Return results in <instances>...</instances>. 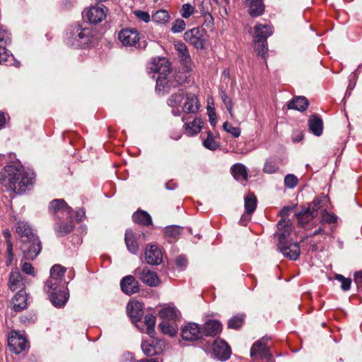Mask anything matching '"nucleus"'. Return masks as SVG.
I'll return each mask as SVG.
<instances>
[{"label": "nucleus", "mask_w": 362, "mask_h": 362, "mask_svg": "<svg viewBox=\"0 0 362 362\" xmlns=\"http://www.w3.org/2000/svg\"><path fill=\"white\" fill-rule=\"evenodd\" d=\"M222 330V325L218 320H208L204 325L203 334L207 337H215Z\"/></svg>", "instance_id": "25"}, {"label": "nucleus", "mask_w": 362, "mask_h": 362, "mask_svg": "<svg viewBox=\"0 0 362 362\" xmlns=\"http://www.w3.org/2000/svg\"><path fill=\"white\" fill-rule=\"evenodd\" d=\"M175 48L185 66V71H189L192 69V61L186 45L182 42H177L175 44Z\"/></svg>", "instance_id": "19"}, {"label": "nucleus", "mask_w": 362, "mask_h": 362, "mask_svg": "<svg viewBox=\"0 0 362 362\" xmlns=\"http://www.w3.org/2000/svg\"><path fill=\"white\" fill-rule=\"evenodd\" d=\"M107 8L104 5L90 6L86 8L83 13L84 19H87L88 23H101L105 19Z\"/></svg>", "instance_id": "10"}, {"label": "nucleus", "mask_w": 362, "mask_h": 362, "mask_svg": "<svg viewBox=\"0 0 362 362\" xmlns=\"http://www.w3.org/2000/svg\"><path fill=\"white\" fill-rule=\"evenodd\" d=\"M202 332L199 325L194 322H188L181 329V337L183 340L193 341L201 338Z\"/></svg>", "instance_id": "11"}, {"label": "nucleus", "mask_w": 362, "mask_h": 362, "mask_svg": "<svg viewBox=\"0 0 362 362\" xmlns=\"http://www.w3.org/2000/svg\"><path fill=\"white\" fill-rule=\"evenodd\" d=\"M149 69L158 74L156 78V89L159 91L165 90L168 86V79L170 75V64L165 58L154 59Z\"/></svg>", "instance_id": "5"}, {"label": "nucleus", "mask_w": 362, "mask_h": 362, "mask_svg": "<svg viewBox=\"0 0 362 362\" xmlns=\"http://www.w3.org/2000/svg\"><path fill=\"white\" fill-rule=\"evenodd\" d=\"M49 293H50V300L55 307L62 308L64 306L68 300V294L65 291H51Z\"/></svg>", "instance_id": "34"}, {"label": "nucleus", "mask_w": 362, "mask_h": 362, "mask_svg": "<svg viewBox=\"0 0 362 362\" xmlns=\"http://www.w3.org/2000/svg\"><path fill=\"white\" fill-rule=\"evenodd\" d=\"M208 115L209 117V122L212 126H215L216 123V115L215 110L214 108H208Z\"/></svg>", "instance_id": "62"}, {"label": "nucleus", "mask_w": 362, "mask_h": 362, "mask_svg": "<svg viewBox=\"0 0 362 362\" xmlns=\"http://www.w3.org/2000/svg\"><path fill=\"white\" fill-rule=\"evenodd\" d=\"M34 180L33 173H28L21 165H8L0 172V185L17 194L30 190Z\"/></svg>", "instance_id": "1"}, {"label": "nucleus", "mask_w": 362, "mask_h": 362, "mask_svg": "<svg viewBox=\"0 0 362 362\" xmlns=\"http://www.w3.org/2000/svg\"><path fill=\"white\" fill-rule=\"evenodd\" d=\"M194 13V8L189 3L183 4L180 10V13L184 18H188Z\"/></svg>", "instance_id": "53"}, {"label": "nucleus", "mask_w": 362, "mask_h": 362, "mask_svg": "<svg viewBox=\"0 0 362 362\" xmlns=\"http://www.w3.org/2000/svg\"><path fill=\"white\" fill-rule=\"evenodd\" d=\"M11 42V34L4 29H0V46L6 47Z\"/></svg>", "instance_id": "54"}, {"label": "nucleus", "mask_w": 362, "mask_h": 362, "mask_svg": "<svg viewBox=\"0 0 362 362\" xmlns=\"http://www.w3.org/2000/svg\"><path fill=\"white\" fill-rule=\"evenodd\" d=\"M154 23H168L170 21V16L166 10L157 11L152 16Z\"/></svg>", "instance_id": "46"}, {"label": "nucleus", "mask_w": 362, "mask_h": 362, "mask_svg": "<svg viewBox=\"0 0 362 362\" xmlns=\"http://www.w3.org/2000/svg\"><path fill=\"white\" fill-rule=\"evenodd\" d=\"M308 127L310 132L315 136H320L323 132L322 119L317 115L310 116L308 120Z\"/></svg>", "instance_id": "29"}, {"label": "nucleus", "mask_w": 362, "mask_h": 362, "mask_svg": "<svg viewBox=\"0 0 362 362\" xmlns=\"http://www.w3.org/2000/svg\"><path fill=\"white\" fill-rule=\"evenodd\" d=\"M11 309L20 312L27 307V293L25 291H18L11 300Z\"/></svg>", "instance_id": "22"}, {"label": "nucleus", "mask_w": 362, "mask_h": 362, "mask_svg": "<svg viewBox=\"0 0 362 362\" xmlns=\"http://www.w3.org/2000/svg\"><path fill=\"white\" fill-rule=\"evenodd\" d=\"M206 33L202 27L193 28L185 33L184 38L196 48H203Z\"/></svg>", "instance_id": "8"}, {"label": "nucleus", "mask_w": 362, "mask_h": 362, "mask_svg": "<svg viewBox=\"0 0 362 362\" xmlns=\"http://www.w3.org/2000/svg\"><path fill=\"white\" fill-rule=\"evenodd\" d=\"M158 315L165 321H175L178 317V310L174 306H165L159 310Z\"/></svg>", "instance_id": "32"}, {"label": "nucleus", "mask_w": 362, "mask_h": 362, "mask_svg": "<svg viewBox=\"0 0 362 362\" xmlns=\"http://www.w3.org/2000/svg\"><path fill=\"white\" fill-rule=\"evenodd\" d=\"M159 327L163 334H168L170 337H173L177 333V329L170 321L163 320V322L160 323Z\"/></svg>", "instance_id": "45"}, {"label": "nucleus", "mask_w": 362, "mask_h": 362, "mask_svg": "<svg viewBox=\"0 0 362 362\" xmlns=\"http://www.w3.org/2000/svg\"><path fill=\"white\" fill-rule=\"evenodd\" d=\"M200 107V103L197 97L192 93L185 95V100L182 106V112L185 113H196Z\"/></svg>", "instance_id": "21"}, {"label": "nucleus", "mask_w": 362, "mask_h": 362, "mask_svg": "<svg viewBox=\"0 0 362 362\" xmlns=\"http://www.w3.org/2000/svg\"><path fill=\"white\" fill-rule=\"evenodd\" d=\"M144 322L146 326V333L153 337L155 334L156 317L152 314H148L144 317Z\"/></svg>", "instance_id": "40"}, {"label": "nucleus", "mask_w": 362, "mask_h": 362, "mask_svg": "<svg viewBox=\"0 0 362 362\" xmlns=\"http://www.w3.org/2000/svg\"><path fill=\"white\" fill-rule=\"evenodd\" d=\"M49 211L54 214H57V217L60 219L59 214L69 216L72 209L64 199H54L50 202Z\"/></svg>", "instance_id": "17"}, {"label": "nucleus", "mask_w": 362, "mask_h": 362, "mask_svg": "<svg viewBox=\"0 0 362 362\" xmlns=\"http://www.w3.org/2000/svg\"><path fill=\"white\" fill-rule=\"evenodd\" d=\"M269 338L264 337L255 341L250 349V356L254 360H266L269 361L272 357L269 347L267 346Z\"/></svg>", "instance_id": "6"}, {"label": "nucleus", "mask_w": 362, "mask_h": 362, "mask_svg": "<svg viewBox=\"0 0 362 362\" xmlns=\"http://www.w3.org/2000/svg\"><path fill=\"white\" fill-rule=\"evenodd\" d=\"M6 47L0 46V64H3L8 61L9 54L6 48Z\"/></svg>", "instance_id": "61"}, {"label": "nucleus", "mask_w": 362, "mask_h": 362, "mask_svg": "<svg viewBox=\"0 0 362 362\" xmlns=\"http://www.w3.org/2000/svg\"><path fill=\"white\" fill-rule=\"evenodd\" d=\"M118 37L123 45L134 46L139 40V34L135 28H127L119 33Z\"/></svg>", "instance_id": "12"}, {"label": "nucleus", "mask_w": 362, "mask_h": 362, "mask_svg": "<svg viewBox=\"0 0 362 362\" xmlns=\"http://www.w3.org/2000/svg\"><path fill=\"white\" fill-rule=\"evenodd\" d=\"M183 90H179L176 93L173 94L168 99V105L173 107H177L184 99Z\"/></svg>", "instance_id": "43"}, {"label": "nucleus", "mask_w": 362, "mask_h": 362, "mask_svg": "<svg viewBox=\"0 0 362 362\" xmlns=\"http://www.w3.org/2000/svg\"><path fill=\"white\" fill-rule=\"evenodd\" d=\"M257 200L253 193H249L245 197V209L247 214H252L256 209Z\"/></svg>", "instance_id": "37"}, {"label": "nucleus", "mask_w": 362, "mask_h": 362, "mask_svg": "<svg viewBox=\"0 0 362 362\" xmlns=\"http://www.w3.org/2000/svg\"><path fill=\"white\" fill-rule=\"evenodd\" d=\"M292 210H293V208L290 207V206H285L281 210L280 214L284 219L280 221L278 223L279 229L280 231H283L284 229H286L288 227H291L290 226H288V224H287L288 221H286L285 218L288 216L290 212Z\"/></svg>", "instance_id": "42"}, {"label": "nucleus", "mask_w": 362, "mask_h": 362, "mask_svg": "<svg viewBox=\"0 0 362 362\" xmlns=\"http://www.w3.org/2000/svg\"><path fill=\"white\" fill-rule=\"evenodd\" d=\"M61 280L49 276V279L45 282L44 290L47 293L54 291L59 286Z\"/></svg>", "instance_id": "47"}, {"label": "nucleus", "mask_w": 362, "mask_h": 362, "mask_svg": "<svg viewBox=\"0 0 362 362\" xmlns=\"http://www.w3.org/2000/svg\"><path fill=\"white\" fill-rule=\"evenodd\" d=\"M138 236L132 229H127L125 233V244L128 250L132 254H136L139 251V245L137 243Z\"/></svg>", "instance_id": "24"}, {"label": "nucleus", "mask_w": 362, "mask_h": 362, "mask_svg": "<svg viewBox=\"0 0 362 362\" xmlns=\"http://www.w3.org/2000/svg\"><path fill=\"white\" fill-rule=\"evenodd\" d=\"M175 264L180 269L182 270L187 267V260L185 257L180 255L175 259Z\"/></svg>", "instance_id": "60"}, {"label": "nucleus", "mask_w": 362, "mask_h": 362, "mask_svg": "<svg viewBox=\"0 0 362 362\" xmlns=\"http://www.w3.org/2000/svg\"><path fill=\"white\" fill-rule=\"evenodd\" d=\"M66 271V269L64 267L60 264H54L50 269V276L62 281Z\"/></svg>", "instance_id": "44"}, {"label": "nucleus", "mask_w": 362, "mask_h": 362, "mask_svg": "<svg viewBox=\"0 0 362 362\" xmlns=\"http://www.w3.org/2000/svg\"><path fill=\"white\" fill-rule=\"evenodd\" d=\"M187 76L185 74L178 72L175 74H172L170 73L169 79H168V86H166L165 90H163V91L168 92L171 88L179 86L184 83L187 81Z\"/></svg>", "instance_id": "31"}, {"label": "nucleus", "mask_w": 362, "mask_h": 362, "mask_svg": "<svg viewBox=\"0 0 362 362\" xmlns=\"http://www.w3.org/2000/svg\"><path fill=\"white\" fill-rule=\"evenodd\" d=\"M249 3L250 9L249 13L251 16L255 17L260 16L263 13L264 6L262 0H245Z\"/></svg>", "instance_id": "35"}, {"label": "nucleus", "mask_w": 362, "mask_h": 362, "mask_svg": "<svg viewBox=\"0 0 362 362\" xmlns=\"http://www.w3.org/2000/svg\"><path fill=\"white\" fill-rule=\"evenodd\" d=\"M25 286V280L23 278L20 272L16 269L15 270H12L10 274L9 280H8V287L12 291H16V290L19 291H25L24 288Z\"/></svg>", "instance_id": "20"}, {"label": "nucleus", "mask_w": 362, "mask_h": 362, "mask_svg": "<svg viewBox=\"0 0 362 362\" xmlns=\"http://www.w3.org/2000/svg\"><path fill=\"white\" fill-rule=\"evenodd\" d=\"M203 145L210 150H216L218 146L217 142L214 140L213 134L210 132H208L207 138L204 140Z\"/></svg>", "instance_id": "51"}, {"label": "nucleus", "mask_w": 362, "mask_h": 362, "mask_svg": "<svg viewBox=\"0 0 362 362\" xmlns=\"http://www.w3.org/2000/svg\"><path fill=\"white\" fill-rule=\"evenodd\" d=\"M308 105L309 102L304 96H296L287 103L288 109H293L300 112L305 111Z\"/></svg>", "instance_id": "28"}, {"label": "nucleus", "mask_w": 362, "mask_h": 362, "mask_svg": "<svg viewBox=\"0 0 362 362\" xmlns=\"http://www.w3.org/2000/svg\"><path fill=\"white\" fill-rule=\"evenodd\" d=\"M273 33L270 24H257L255 27L253 41L255 51L259 56L265 57L267 54V38Z\"/></svg>", "instance_id": "4"}, {"label": "nucleus", "mask_w": 362, "mask_h": 362, "mask_svg": "<svg viewBox=\"0 0 362 362\" xmlns=\"http://www.w3.org/2000/svg\"><path fill=\"white\" fill-rule=\"evenodd\" d=\"M75 3V0H62L61 4L63 8L69 10L74 6Z\"/></svg>", "instance_id": "63"}, {"label": "nucleus", "mask_w": 362, "mask_h": 362, "mask_svg": "<svg viewBox=\"0 0 362 362\" xmlns=\"http://www.w3.org/2000/svg\"><path fill=\"white\" fill-rule=\"evenodd\" d=\"M202 121L200 119H194L192 122L185 124V129L189 136L197 134L202 129Z\"/></svg>", "instance_id": "38"}, {"label": "nucleus", "mask_w": 362, "mask_h": 362, "mask_svg": "<svg viewBox=\"0 0 362 362\" xmlns=\"http://www.w3.org/2000/svg\"><path fill=\"white\" fill-rule=\"evenodd\" d=\"M231 173L236 180L247 181V170L245 165L242 163H235L230 168Z\"/></svg>", "instance_id": "33"}, {"label": "nucleus", "mask_w": 362, "mask_h": 362, "mask_svg": "<svg viewBox=\"0 0 362 362\" xmlns=\"http://www.w3.org/2000/svg\"><path fill=\"white\" fill-rule=\"evenodd\" d=\"M296 216L298 225L305 228L314 218L317 217V214L315 211H310L309 209L303 208L300 211L296 214Z\"/></svg>", "instance_id": "26"}, {"label": "nucleus", "mask_w": 362, "mask_h": 362, "mask_svg": "<svg viewBox=\"0 0 362 362\" xmlns=\"http://www.w3.org/2000/svg\"><path fill=\"white\" fill-rule=\"evenodd\" d=\"M354 281L359 287L362 284V271L357 272L354 274Z\"/></svg>", "instance_id": "64"}, {"label": "nucleus", "mask_w": 362, "mask_h": 362, "mask_svg": "<svg viewBox=\"0 0 362 362\" xmlns=\"http://www.w3.org/2000/svg\"><path fill=\"white\" fill-rule=\"evenodd\" d=\"M284 184L288 188H293L298 184V178L293 174H288L284 178Z\"/></svg>", "instance_id": "57"}, {"label": "nucleus", "mask_w": 362, "mask_h": 362, "mask_svg": "<svg viewBox=\"0 0 362 362\" xmlns=\"http://www.w3.org/2000/svg\"><path fill=\"white\" fill-rule=\"evenodd\" d=\"M291 227H288L283 231L277 233L279 243L277 244L278 250L283 255L292 260H296L300 253V246L296 243H293L288 240Z\"/></svg>", "instance_id": "3"}, {"label": "nucleus", "mask_w": 362, "mask_h": 362, "mask_svg": "<svg viewBox=\"0 0 362 362\" xmlns=\"http://www.w3.org/2000/svg\"><path fill=\"white\" fill-rule=\"evenodd\" d=\"M16 230L21 237V241L23 244L30 243L33 238L38 237L35 233H34L31 226L25 221L18 222Z\"/></svg>", "instance_id": "15"}, {"label": "nucleus", "mask_w": 362, "mask_h": 362, "mask_svg": "<svg viewBox=\"0 0 362 362\" xmlns=\"http://www.w3.org/2000/svg\"><path fill=\"white\" fill-rule=\"evenodd\" d=\"M129 316L135 321H139L143 315L142 305L139 301H132L127 305Z\"/></svg>", "instance_id": "27"}, {"label": "nucleus", "mask_w": 362, "mask_h": 362, "mask_svg": "<svg viewBox=\"0 0 362 362\" xmlns=\"http://www.w3.org/2000/svg\"><path fill=\"white\" fill-rule=\"evenodd\" d=\"M182 232V228L178 226H169L165 228V234L167 237L177 240Z\"/></svg>", "instance_id": "41"}, {"label": "nucleus", "mask_w": 362, "mask_h": 362, "mask_svg": "<svg viewBox=\"0 0 362 362\" xmlns=\"http://www.w3.org/2000/svg\"><path fill=\"white\" fill-rule=\"evenodd\" d=\"M164 343L161 341L150 342H144L141 344L143 352L146 356H154L160 354L163 351V346Z\"/></svg>", "instance_id": "23"}, {"label": "nucleus", "mask_w": 362, "mask_h": 362, "mask_svg": "<svg viewBox=\"0 0 362 362\" xmlns=\"http://www.w3.org/2000/svg\"><path fill=\"white\" fill-rule=\"evenodd\" d=\"M134 13L139 21H144V23H148L150 21V16L148 12L138 10L135 11Z\"/></svg>", "instance_id": "58"}, {"label": "nucleus", "mask_w": 362, "mask_h": 362, "mask_svg": "<svg viewBox=\"0 0 362 362\" xmlns=\"http://www.w3.org/2000/svg\"><path fill=\"white\" fill-rule=\"evenodd\" d=\"M221 100L223 101V103H224L225 106H226V108L227 110V111L228 112V113L230 114V116L233 118L234 117V113L233 112V101L231 100V98H230L226 93L224 91V90H221Z\"/></svg>", "instance_id": "48"}, {"label": "nucleus", "mask_w": 362, "mask_h": 362, "mask_svg": "<svg viewBox=\"0 0 362 362\" xmlns=\"http://www.w3.org/2000/svg\"><path fill=\"white\" fill-rule=\"evenodd\" d=\"M120 287L122 292L129 296L134 294L139 291V282L132 275H127L122 278L120 281Z\"/></svg>", "instance_id": "16"}, {"label": "nucleus", "mask_w": 362, "mask_h": 362, "mask_svg": "<svg viewBox=\"0 0 362 362\" xmlns=\"http://www.w3.org/2000/svg\"><path fill=\"white\" fill-rule=\"evenodd\" d=\"M145 261L152 265H158L162 262L163 253L156 245H149L146 247Z\"/></svg>", "instance_id": "14"}, {"label": "nucleus", "mask_w": 362, "mask_h": 362, "mask_svg": "<svg viewBox=\"0 0 362 362\" xmlns=\"http://www.w3.org/2000/svg\"><path fill=\"white\" fill-rule=\"evenodd\" d=\"M335 279L341 282V288L344 291H349L351 288V279L345 278L343 275L337 274L334 276Z\"/></svg>", "instance_id": "49"}, {"label": "nucleus", "mask_w": 362, "mask_h": 362, "mask_svg": "<svg viewBox=\"0 0 362 362\" xmlns=\"http://www.w3.org/2000/svg\"><path fill=\"white\" fill-rule=\"evenodd\" d=\"M337 221V216L334 214L327 212V210L323 209L321 215V222L326 223H336Z\"/></svg>", "instance_id": "52"}, {"label": "nucleus", "mask_w": 362, "mask_h": 362, "mask_svg": "<svg viewBox=\"0 0 362 362\" xmlns=\"http://www.w3.org/2000/svg\"><path fill=\"white\" fill-rule=\"evenodd\" d=\"M279 169L278 165L276 164V161L272 160L271 159H267L264 167H263V171L265 173L272 174L276 173Z\"/></svg>", "instance_id": "50"}, {"label": "nucleus", "mask_w": 362, "mask_h": 362, "mask_svg": "<svg viewBox=\"0 0 362 362\" xmlns=\"http://www.w3.org/2000/svg\"><path fill=\"white\" fill-rule=\"evenodd\" d=\"M96 24H74L71 31L66 33L68 43L76 48H85L92 42V39L98 37V33L94 30Z\"/></svg>", "instance_id": "2"}, {"label": "nucleus", "mask_w": 362, "mask_h": 362, "mask_svg": "<svg viewBox=\"0 0 362 362\" xmlns=\"http://www.w3.org/2000/svg\"><path fill=\"white\" fill-rule=\"evenodd\" d=\"M327 201V197L325 196L320 197H316L314 200L309 204L307 207L310 211H315L317 216L318 215V211L323 208L324 203Z\"/></svg>", "instance_id": "39"}, {"label": "nucleus", "mask_w": 362, "mask_h": 362, "mask_svg": "<svg viewBox=\"0 0 362 362\" xmlns=\"http://www.w3.org/2000/svg\"><path fill=\"white\" fill-rule=\"evenodd\" d=\"M28 244V248L23 250L24 257L28 260H33L40 254L42 250L41 242L39 237L33 238Z\"/></svg>", "instance_id": "18"}, {"label": "nucleus", "mask_w": 362, "mask_h": 362, "mask_svg": "<svg viewBox=\"0 0 362 362\" xmlns=\"http://www.w3.org/2000/svg\"><path fill=\"white\" fill-rule=\"evenodd\" d=\"M134 273L142 283L150 287H156L160 283L157 274L147 267H138Z\"/></svg>", "instance_id": "7"}, {"label": "nucleus", "mask_w": 362, "mask_h": 362, "mask_svg": "<svg viewBox=\"0 0 362 362\" xmlns=\"http://www.w3.org/2000/svg\"><path fill=\"white\" fill-rule=\"evenodd\" d=\"M8 346L11 351L21 354L28 347V341L19 332L11 331L8 337Z\"/></svg>", "instance_id": "9"}, {"label": "nucleus", "mask_w": 362, "mask_h": 362, "mask_svg": "<svg viewBox=\"0 0 362 362\" xmlns=\"http://www.w3.org/2000/svg\"><path fill=\"white\" fill-rule=\"evenodd\" d=\"M22 271L26 274L33 276H35V269L33 265L29 262H24L21 267Z\"/></svg>", "instance_id": "59"}, {"label": "nucleus", "mask_w": 362, "mask_h": 362, "mask_svg": "<svg viewBox=\"0 0 362 362\" xmlns=\"http://www.w3.org/2000/svg\"><path fill=\"white\" fill-rule=\"evenodd\" d=\"M71 214L69 216H66V221H59L55 224L54 230L59 236H64L69 233L73 228L72 220L71 218Z\"/></svg>", "instance_id": "30"}, {"label": "nucleus", "mask_w": 362, "mask_h": 362, "mask_svg": "<svg viewBox=\"0 0 362 362\" xmlns=\"http://www.w3.org/2000/svg\"><path fill=\"white\" fill-rule=\"evenodd\" d=\"M132 218L135 223L144 226H149L152 223L151 216L144 211H136L135 213H134Z\"/></svg>", "instance_id": "36"}, {"label": "nucleus", "mask_w": 362, "mask_h": 362, "mask_svg": "<svg viewBox=\"0 0 362 362\" xmlns=\"http://www.w3.org/2000/svg\"><path fill=\"white\" fill-rule=\"evenodd\" d=\"M243 323V317L242 316H234L228 320V327L230 329H238Z\"/></svg>", "instance_id": "56"}, {"label": "nucleus", "mask_w": 362, "mask_h": 362, "mask_svg": "<svg viewBox=\"0 0 362 362\" xmlns=\"http://www.w3.org/2000/svg\"><path fill=\"white\" fill-rule=\"evenodd\" d=\"M212 349L215 357L221 361H226L229 358L231 354L228 344L220 339L214 341Z\"/></svg>", "instance_id": "13"}, {"label": "nucleus", "mask_w": 362, "mask_h": 362, "mask_svg": "<svg viewBox=\"0 0 362 362\" xmlns=\"http://www.w3.org/2000/svg\"><path fill=\"white\" fill-rule=\"evenodd\" d=\"M223 129L230 134H231L234 137H238L240 135L241 129L237 127H233L228 122H225L223 124Z\"/></svg>", "instance_id": "55"}]
</instances>
